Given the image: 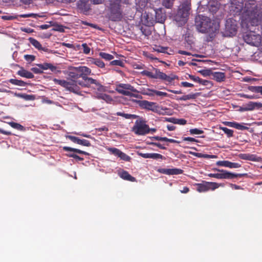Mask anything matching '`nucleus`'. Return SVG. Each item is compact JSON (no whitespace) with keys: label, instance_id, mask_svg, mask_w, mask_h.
Instances as JSON below:
<instances>
[{"label":"nucleus","instance_id":"f257e3e1","mask_svg":"<svg viewBox=\"0 0 262 262\" xmlns=\"http://www.w3.org/2000/svg\"><path fill=\"white\" fill-rule=\"evenodd\" d=\"M230 11L241 15L242 25L247 28L258 26L261 21L262 11L254 0H231Z\"/></svg>","mask_w":262,"mask_h":262},{"label":"nucleus","instance_id":"f03ea898","mask_svg":"<svg viewBox=\"0 0 262 262\" xmlns=\"http://www.w3.org/2000/svg\"><path fill=\"white\" fill-rule=\"evenodd\" d=\"M67 73L72 81L82 86L89 87L91 84L96 83V80L86 77L91 73V70L87 67H73Z\"/></svg>","mask_w":262,"mask_h":262},{"label":"nucleus","instance_id":"7ed1b4c3","mask_svg":"<svg viewBox=\"0 0 262 262\" xmlns=\"http://www.w3.org/2000/svg\"><path fill=\"white\" fill-rule=\"evenodd\" d=\"M195 26L197 30L202 33L208 34L210 37L219 29V24L212 21L209 17L199 15L195 18Z\"/></svg>","mask_w":262,"mask_h":262},{"label":"nucleus","instance_id":"20e7f679","mask_svg":"<svg viewBox=\"0 0 262 262\" xmlns=\"http://www.w3.org/2000/svg\"><path fill=\"white\" fill-rule=\"evenodd\" d=\"M143 75L154 79H159L169 83L175 79H178V76L176 75L171 74L167 75L166 74L161 72L159 69L153 68L151 71L144 70L142 72Z\"/></svg>","mask_w":262,"mask_h":262},{"label":"nucleus","instance_id":"39448f33","mask_svg":"<svg viewBox=\"0 0 262 262\" xmlns=\"http://www.w3.org/2000/svg\"><path fill=\"white\" fill-rule=\"evenodd\" d=\"M189 10V5L187 2L180 6L178 11L174 17L175 20L178 23L179 25H182L186 22Z\"/></svg>","mask_w":262,"mask_h":262},{"label":"nucleus","instance_id":"423d86ee","mask_svg":"<svg viewBox=\"0 0 262 262\" xmlns=\"http://www.w3.org/2000/svg\"><path fill=\"white\" fill-rule=\"evenodd\" d=\"M146 123V121L143 119L137 120L132 128V131L135 134L140 136L145 135L149 133L150 132V128Z\"/></svg>","mask_w":262,"mask_h":262},{"label":"nucleus","instance_id":"0eeeda50","mask_svg":"<svg viewBox=\"0 0 262 262\" xmlns=\"http://www.w3.org/2000/svg\"><path fill=\"white\" fill-rule=\"evenodd\" d=\"M116 91L119 94L127 96H134L132 92H137L133 86L125 83H120L117 85Z\"/></svg>","mask_w":262,"mask_h":262},{"label":"nucleus","instance_id":"6e6552de","mask_svg":"<svg viewBox=\"0 0 262 262\" xmlns=\"http://www.w3.org/2000/svg\"><path fill=\"white\" fill-rule=\"evenodd\" d=\"M194 185L196 186V189L199 192H206L209 190H214L220 186L217 183L206 181H203L202 183H196Z\"/></svg>","mask_w":262,"mask_h":262},{"label":"nucleus","instance_id":"1a4fd4ad","mask_svg":"<svg viewBox=\"0 0 262 262\" xmlns=\"http://www.w3.org/2000/svg\"><path fill=\"white\" fill-rule=\"evenodd\" d=\"M119 3L120 1L119 0H117L116 2L111 4V18L113 20L117 21L120 20L122 17Z\"/></svg>","mask_w":262,"mask_h":262},{"label":"nucleus","instance_id":"9d476101","mask_svg":"<svg viewBox=\"0 0 262 262\" xmlns=\"http://www.w3.org/2000/svg\"><path fill=\"white\" fill-rule=\"evenodd\" d=\"M214 170L220 172V179H232L247 175L246 173H234L224 169H214Z\"/></svg>","mask_w":262,"mask_h":262},{"label":"nucleus","instance_id":"9b49d317","mask_svg":"<svg viewBox=\"0 0 262 262\" xmlns=\"http://www.w3.org/2000/svg\"><path fill=\"white\" fill-rule=\"evenodd\" d=\"M159 172L167 175H179L183 173V170L181 169L174 168H159L157 170Z\"/></svg>","mask_w":262,"mask_h":262},{"label":"nucleus","instance_id":"f8f14e48","mask_svg":"<svg viewBox=\"0 0 262 262\" xmlns=\"http://www.w3.org/2000/svg\"><path fill=\"white\" fill-rule=\"evenodd\" d=\"M139 105L142 108L155 112L157 110L158 106L156 103L153 102H149L147 100L139 101Z\"/></svg>","mask_w":262,"mask_h":262},{"label":"nucleus","instance_id":"ddd939ff","mask_svg":"<svg viewBox=\"0 0 262 262\" xmlns=\"http://www.w3.org/2000/svg\"><path fill=\"white\" fill-rule=\"evenodd\" d=\"M216 164L217 166L229 167L230 168H237L241 167V165L238 163H233L229 161H219L216 162Z\"/></svg>","mask_w":262,"mask_h":262},{"label":"nucleus","instance_id":"4468645a","mask_svg":"<svg viewBox=\"0 0 262 262\" xmlns=\"http://www.w3.org/2000/svg\"><path fill=\"white\" fill-rule=\"evenodd\" d=\"M226 29L229 32L230 35H234L236 31V26L231 19H229L226 21Z\"/></svg>","mask_w":262,"mask_h":262},{"label":"nucleus","instance_id":"2eb2a0df","mask_svg":"<svg viewBox=\"0 0 262 262\" xmlns=\"http://www.w3.org/2000/svg\"><path fill=\"white\" fill-rule=\"evenodd\" d=\"M211 78L219 82H223L226 79L225 74L223 72L213 71Z\"/></svg>","mask_w":262,"mask_h":262},{"label":"nucleus","instance_id":"dca6fc26","mask_svg":"<svg viewBox=\"0 0 262 262\" xmlns=\"http://www.w3.org/2000/svg\"><path fill=\"white\" fill-rule=\"evenodd\" d=\"M223 123L226 126H228L231 127H234V128L239 129V130H243L247 129L248 128V127H247L245 126H244V125H243L237 122H236L225 121V122H223Z\"/></svg>","mask_w":262,"mask_h":262},{"label":"nucleus","instance_id":"f3484780","mask_svg":"<svg viewBox=\"0 0 262 262\" xmlns=\"http://www.w3.org/2000/svg\"><path fill=\"white\" fill-rule=\"evenodd\" d=\"M29 40L32 45H33L36 49L40 51L47 52L48 49L42 47L40 43L35 39L30 37L29 38Z\"/></svg>","mask_w":262,"mask_h":262},{"label":"nucleus","instance_id":"a211bd4d","mask_svg":"<svg viewBox=\"0 0 262 262\" xmlns=\"http://www.w3.org/2000/svg\"><path fill=\"white\" fill-rule=\"evenodd\" d=\"M17 74L22 77L31 79L34 77L33 74L26 70L24 69L23 67L17 71Z\"/></svg>","mask_w":262,"mask_h":262},{"label":"nucleus","instance_id":"6ab92c4d","mask_svg":"<svg viewBox=\"0 0 262 262\" xmlns=\"http://www.w3.org/2000/svg\"><path fill=\"white\" fill-rule=\"evenodd\" d=\"M50 69L52 71L56 69V67H39V68H32L31 71L35 74H40L43 73V70Z\"/></svg>","mask_w":262,"mask_h":262},{"label":"nucleus","instance_id":"aec40b11","mask_svg":"<svg viewBox=\"0 0 262 262\" xmlns=\"http://www.w3.org/2000/svg\"><path fill=\"white\" fill-rule=\"evenodd\" d=\"M54 81L55 83L60 85L61 86L69 89L71 91L73 89L72 84L65 80H59L57 79H54Z\"/></svg>","mask_w":262,"mask_h":262},{"label":"nucleus","instance_id":"412c9836","mask_svg":"<svg viewBox=\"0 0 262 262\" xmlns=\"http://www.w3.org/2000/svg\"><path fill=\"white\" fill-rule=\"evenodd\" d=\"M119 176L123 179L130 182H136V179L132 176L127 171L123 170L119 173Z\"/></svg>","mask_w":262,"mask_h":262},{"label":"nucleus","instance_id":"4be33fe9","mask_svg":"<svg viewBox=\"0 0 262 262\" xmlns=\"http://www.w3.org/2000/svg\"><path fill=\"white\" fill-rule=\"evenodd\" d=\"M248 111H252L255 108H261L262 107V103L260 102H254L250 101L246 105Z\"/></svg>","mask_w":262,"mask_h":262},{"label":"nucleus","instance_id":"5701e85b","mask_svg":"<svg viewBox=\"0 0 262 262\" xmlns=\"http://www.w3.org/2000/svg\"><path fill=\"white\" fill-rule=\"evenodd\" d=\"M63 150L66 151H73V152H76L77 154H83V155H86V156L89 155V154L86 151H82L79 149L74 148H72V147H68V146L63 147Z\"/></svg>","mask_w":262,"mask_h":262},{"label":"nucleus","instance_id":"b1692460","mask_svg":"<svg viewBox=\"0 0 262 262\" xmlns=\"http://www.w3.org/2000/svg\"><path fill=\"white\" fill-rule=\"evenodd\" d=\"M199 95V93H191V94H189L188 95H183L177 99L179 100H183V101H186V100H190V99H194Z\"/></svg>","mask_w":262,"mask_h":262},{"label":"nucleus","instance_id":"393cba45","mask_svg":"<svg viewBox=\"0 0 262 262\" xmlns=\"http://www.w3.org/2000/svg\"><path fill=\"white\" fill-rule=\"evenodd\" d=\"M208 7L209 11L212 13H215L219 8V4L213 2H209Z\"/></svg>","mask_w":262,"mask_h":262},{"label":"nucleus","instance_id":"a878e982","mask_svg":"<svg viewBox=\"0 0 262 262\" xmlns=\"http://www.w3.org/2000/svg\"><path fill=\"white\" fill-rule=\"evenodd\" d=\"M212 69H204L203 70H199L198 73H200L203 76L206 77L208 76H211L212 74Z\"/></svg>","mask_w":262,"mask_h":262},{"label":"nucleus","instance_id":"bb28decb","mask_svg":"<svg viewBox=\"0 0 262 262\" xmlns=\"http://www.w3.org/2000/svg\"><path fill=\"white\" fill-rule=\"evenodd\" d=\"M116 115L119 116H122L127 119H136L138 117L136 115L125 114L122 112H117Z\"/></svg>","mask_w":262,"mask_h":262},{"label":"nucleus","instance_id":"cd10ccee","mask_svg":"<svg viewBox=\"0 0 262 262\" xmlns=\"http://www.w3.org/2000/svg\"><path fill=\"white\" fill-rule=\"evenodd\" d=\"M168 121L174 124L180 125H185L187 123V121L184 119H176L173 118H170Z\"/></svg>","mask_w":262,"mask_h":262},{"label":"nucleus","instance_id":"c85d7f7f","mask_svg":"<svg viewBox=\"0 0 262 262\" xmlns=\"http://www.w3.org/2000/svg\"><path fill=\"white\" fill-rule=\"evenodd\" d=\"M9 81L11 84L15 85L25 86L26 85V83L21 80H18V79H10L9 80Z\"/></svg>","mask_w":262,"mask_h":262},{"label":"nucleus","instance_id":"c756f323","mask_svg":"<svg viewBox=\"0 0 262 262\" xmlns=\"http://www.w3.org/2000/svg\"><path fill=\"white\" fill-rule=\"evenodd\" d=\"M248 89L252 92L259 93L262 95V86H249Z\"/></svg>","mask_w":262,"mask_h":262},{"label":"nucleus","instance_id":"7c9ffc66","mask_svg":"<svg viewBox=\"0 0 262 262\" xmlns=\"http://www.w3.org/2000/svg\"><path fill=\"white\" fill-rule=\"evenodd\" d=\"M220 129L226 134L228 138L233 136V130L225 127L220 126Z\"/></svg>","mask_w":262,"mask_h":262},{"label":"nucleus","instance_id":"2f4dec72","mask_svg":"<svg viewBox=\"0 0 262 262\" xmlns=\"http://www.w3.org/2000/svg\"><path fill=\"white\" fill-rule=\"evenodd\" d=\"M9 124L13 128L19 130L23 131L25 129V128L23 125L16 122H9Z\"/></svg>","mask_w":262,"mask_h":262},{"label":"nucleus","instance_id":"473e14b6","mask_svg":"<svg viewBox=\"0 0 262 262\" xmlns=\"http://www.w3.org/2000/svg\"><path fill=\"white\" fill-rule=\"evenodd\" d=\"M238 156L241 159L243 160L254 161L253 155H250L249 154H241Z\"/></svg>","mask_w":262,"mask_h":262},{"label":"nucleus","instance_id":"72a5a7b5","mask_svg":"<svg viewBox=\"0 0 262 262\" xmlns=\"http://www.w3.org/2000/svg\"><path fill=\"white\" fill-rule=\"evenodd\" d=\"M148 92H153L156 95L161 97H167L168 95V94L165 92L155 90L148 89Z\"/></svg>","mask_w":262,"mask_h":262},{"label":"nucleus","instance_id":"f704fd0d","mask_svg":"<svg viewBox=\"0 0 262 262\" xmlns=\"http://www.w3.org/2000/svg\"><path fill=\"white\" fill-rule=\"evenodd\" d=\"M107 150L112 155L116 156H118L120 151H121L119 149L115 147H108Z\"/></svg>","mask_w":262,"mask_h":262},{"label":"nucleus","instance_id":"c9c22d12","mask_svg":"<svg viewBox=\"0 0 262 262\" xmlns=\"http://www.w3.org/2000/svg\"><path fill=\"white\" fill-rule=\"evenodd\" d=\"M118 157H119L121 160L125 161H129L130 160V157L129 156L121 151H120Z\"/></svg>","mask_w":262,"mask_h":262},{"label":"nucleus","instance_id":"e433bc0d","mask_svg":"<svg viewBox=\"0 0 262 262\" xmlns=\"http://www.w3.org/2000/svg\"><path fill=\"white\" fill-rule=\"evenodd\" d=\"M99 55L102 58L106 60H111L113 59V56L112 55L106 53L100 52Z\"/></svg>","mask_w":262,"mask_h":262},{"label":"nucleus","instance_id":"4c0bfd02","mask_svg":"<svg viewBox=\"0 0 262 262\" xmlns=\"http://www.w3.org/2000/svg\"><path fill=\"white\" fill-rule=\"evenodd\" d=\"M20 97L25 100H33L35 99V96L33 95H29L26 94L20 95Z\"/></svg>","mask_w":262,"mask_h":262},{"label":"nucleus","instance_id":"58836bf2","mask_svg":"<svg viewBox=\"0 0 262 262\" xmlns=\"http://www.w3.org/2000/svg\"><path fill=\"white\" fill-rule=\"evenodd\" d=\"M189 132L191 135H199L203 134L204 131L198 128H192L189 130Z\"/></svg>","mask_w":262,"mask_h":262},{"label":"nucleus","instance_id":"ea45409f","mask_svg":"<svg viewBox=\"0 0 262 262\" xmlns=\"http://www.w3.org/2000/svg\"><path fill=\"white\" fill-rule=\"evenodd\" d=\"M173 0H163V5L167 8H170L173 4Z\"/></svg>","mask_w":262,"mask_h":262},{"label":"nucleus","instance_id":"a19ab883","mask_svg":"<svg viewBox=\"0 0 262 262\" xmlns=\"http://www.w3.org/2000/svg\"><path fill=\"white\" fill-rule=\"evenodd\" d=\"M101 98L104 100H105L107 102H111L113 101V99L111 96L109 95L104 94L102 95L101 96Z\"/></svg>","mask_w":262,"mask_h":262},{"label":"nucleus","instance_id":"79ce46f5","mask_svg":"<svg viewBox=\"0 0 262 262\" xmlns=\"http://www.w3.org/2000/svg\"><path fill=\"white\" fill-rule=\"evenodd\" d=\"M79 144L83 145V146H87V147L91 146V144L89 141L85 140V139H80L79 140Z\"/></svg>","mask_w":262,"mask_h":262},{"label":"nucleus","instance_id":"37998d69","mask_svg":"<svg viewBox=\"0 0 262 262\" xmlns=\"http://www.w3.org/2000/svg\"><path fill=\"white\" fill-rule=\"evenodd\" d=\"M163 158V156L161 154H157V153H150V159H162Z\"/></svg>","mask_w":262,"mask_h":262},{"label":"nucleus","instance_id":"c03bdc74","mask_svg":"<svg viewBox=\"0 0 262 262\" xmlns=\"http://www.w3.org/2000/svg\"><path fill=\"white\" fill-rule=\"evenodd\" d=\"M67 156L69 157L73 158L74 159L80 161H82L84 160L83 158L80 157L76 154H67Z\"/></svg>","mask_w":262,"mask_h":262},{"label":"nucleus","instance_id":"a18cd8bd","mask_svg":"<svg viewBox=\"0 0 262 262\" xmlns=\"http://www.w3.org/2000/svg\"><path fill=\"white\" fill-rule=\"evenodd\" d=\"M81 46L83 48V52L84 54H89L90 53L91 49L88 46L86 43H83Z\"/></svg>","mask_w":262,"mask_h":262},{"label":"nucleus","instance_id":"49530a36","mask_svg":"<svg viewBox=\"0 0 262 262\" xmlns=\"http://www.w3.org/2000/svg\"><path fill=\"white\" fill-rule=\"evenodd\" d=\"M239 95L241 97L249 99H256L258 97H257L256 95H249L245 94H239Z\"/></svg>","mask_w":262,"mask_h":262},{"label":"nucleus","instance_id":"de8ad7c7","mask_svg":"<svg viewBox=\"0 0 262 262\" xmlns=\"http://www.w3.org/2000/svg\"><path fill=\"white\" fill-rule=\"evenodd\" d=\"M68 138H69L73 142L79 144L80 139L78 137L73 136H68Z\"/></svg>","mask_w":262,"mask_h":262},{"label":"nucleus","instance_id":"09e8293b","mask_svg":"<svg viewBox=\"0 0 262 262\" xmlns=\"http://www.w3.org/2000/svg\"><path fill=\"white\" fill-rule=\"evenodd\" d=\"M182 141H189L190 142H199V141L192 137H183Z\"/></svg>","mask_w":262,"mask_h":262},{"label":"nucleus","instance_id":"8fccbe9b","mask_svg":"<svg viewBox=\"0 0 262 262\" xmlns=\"http://www.w3.org/2000/svg\"><path fill=\"white\" fill-rule=\"evenodd\" d=\"M198 83L203 85L206 86V85H208L209 84H210L211 81L207 80L202 79L199 78Z\"/></svg>","mask_w":262,"mask_h":262},{"label":"nucleus","instance_id":"3c124183","mask_svg":"<svg viewBox=\"0 0 262 262\" xmlns=\"http://www.w3.org/2000/svg\"><path fill=\"white\" fill-rule=\"evenodd\" d=\"M24 58L29 62H31L35 59V56L32 55H26L24 56Z\"/></svg>","mask_w":262,"mask_h":262},{"label":"nucleus","instance_id":"603ef678","mask_svg":"<svg viewBox=\"0 0 262 262\" xmlns=\"http://www.w3.org/2000/svg\"><path fill=\"white\" fill-rule=\"evenodd\" d=\"M149 144L156 146H157V147H159V148H160V149H166V147L165 146H164L163 145H162L160 143L150 142L149 143Z\"/></svg>","mask_w":262,"mask_h":262},{"label":"nucleus","instance_id":"864d4df0","mask_svg":"<svg viewBox=\"0 0 262 262\" xmlns=\"http://www.w3.org/2000/svg\"><path fill=\"white\" fill-rule=\"evenodd\" d=\"M112 64L113 66H122L123 64H124V63H123L122 61H121V60H115L112 62Z\"/></svg>","mask_w":262,"mask_h":262},{"label":"nucleus","instance_id":"5fc2aeb1","mask_svg":"<svg viewBox=\"0 0 262 262\" xmlns=\"http://www.w3.org/2000/svg\"><path fill=\"white\" fill-rule=\"evenodd\" d=\"M16 17L12 15H3L2 18L4 20H12L16 18Z\"/></svg>","mask_w":262,"mask_h":262},{"label":"nucleus","instance_id":"6e6d98bb","mask_svg":"<svg viewBox=\"0 0 262 262\" xmlns=\"http://www.w3.org/2000/svg\"><path fill=\"white\" fill-rule=\"evenodd\" d=\"M36 16V14L34 13H29V14H21L19 15L20 17L23 18H26V17H35Z\"/></svg>","mask_w":262,"mask_h":262},{"label":"nucleus","instance_id":"4d7b16f0","mask_svg":"<svg viewBox=\"0 0 262 262\" xmlns=\"http://www.w3.org/2000/svg\"><path fill=\"white\" fill-rule=\"evenodd\" d=\"M181 85L183 87H186V88L194 86V85L193 84L187 82H182L181 83Z\"/></svg>","mask_w":262,"mask_h":262},{"label":"nucleus","instance_id":"13d9d810","mask_svg":"<svg viewBox=\"0 0 262 262\" xmlns=\"http://www.w3.org/2000/svg\"><path fill=\"white\" fill-rule=\"evenodd\" d=\"M208 176L211 178H214L218 179H220V173H209L208 174Z\"/></svg>","mask_w":262,"mask_h":262},{"label":"nucleus","instance_id":"bf43d9fd","mask_svg":"<svg viewBox=\"0 0 262 262\" xmlns=\"http://www.w3.org/2000/svg\"><path fill=\"white\" fill-rule=\"evenodd\" d=\"M190 154L198 158H204V154L202 153L190 152Z\"/></svg>","mask_w":262,"mask_h":262},{"label":"nucleus","instance_id":"052dcab7","mask_svg":"<svg viewBox=\"0 0 262 262\" xmlns=\"http://www.w3.org/2000/svg\"><path fill=\"white\" fill-rule=\"evenodd\" d=\"M188 76L189 78L193 80V81L198 82L200 78L199 77H196L192 75H188Z\"/></svg>","mask_w":262,"mask_h":262},{"label":"nucleus","instance_id":"680f3d73","mask_svg":"<svg viewBox=\"0 0 262 262\" xmlns=\"http://www.w3.org/2000/svg\"><path fill=\"white\" fill-rule=\"evenodd\" d=\"M54 30L59 32H63L64 29L63 26L58 25L54 28Z\"/></svg>","mask_w":262,"mask_h":262},{"label":"nucleus","instance_id":"e2e57ef3","mask_svg":"<svg viewBox=\"0 0 262 262\" xmlns=\"http://www.w3.org/2000/svg\"><path fill=\"white\" fill-rule=\"evenodd\" d=\"M217 157V156H216V155H210L204 154V158H206V159H214V158H216Z\"/></svg>","mask_w":262,"mask_h":262},{"label":"nucleus","instance_id":"0e129e2a","mask_svg":"<svg viewBox=\"0 0 262 262\" xmlns=\"http://www.w3.org/2000/svg\"><path fill=\"white\" fill-rule=\"evenodd\" d=\"M0 133L6 135H8V136L12 135V134L11 133V132L5 130L2 128H0Z\"/></svg>","mask_w":262,"mask_h":262},{"label":"nucleus","instance_id":"69168bd1","mask_svg":"<svg viewBox=\"0 0 262 262\" xmlns=\"http://www.w3.org/2000/svg\"><path fill=\"white\" fill-rule=\"evenodd\" d=\"M211 61H207V60H200L199 61V64H208L210 65L211 64Z\"/></svg>","mask_w":262,"mask_h":262},{"label":"nucleus","instance_id":"338daca9","mask_svg":"<svg viewBox=\"0 0 262 262\" xmlns=\"http://www.w3.org/2000/svg\"><path fill=\"white\" fill-rule=\"evenodd\" d=\"M21 31L28 33H31L34 32L33 30L31 28H21Z\"/></svg>","mask_w":262,"mask_h":262},{"label":"nucleus","instance_id":"774afa93","mask_svg":"<svg viewBox=\"0 0 262 262\" xmlns=\"http://www.w3.org/2000/svg\"><path fill=\"white\" fill-rule=\"evenodd\" d=\"M189 191V188L188 187H184L180 192L182 193H187Z\"/></svg>","mask_w":262,"mask_h":262}]
</instances>
